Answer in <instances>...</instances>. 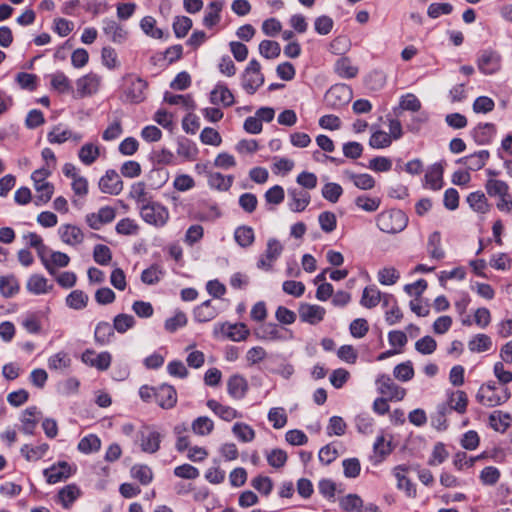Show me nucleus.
<instances>
[{"mask_svg":"<svg viewBox=\"0 0 512 512\" xmlns=\"http://www.w3.org/2000/svg\"><path fill=\"white\" fill-rule=\"evenodd\" d=\"M511 397L509 389L498 387L495 382H487L480 386L476 393V400L483 406L496 407L506 403Z\"/></svg>","mask_w":512,"mask_h":512,"instance_id":"nucleus-1","label":"nucleus"},{"mask_svg":"<svg viewBox=\"0 0 512 512\" xmlns=\"http://www.w3.org/2000/svg\"><path fill=\"white\" fill-rule=\"evenodd\" d=\"M376 223L381 231L394 234L405 229L408 218L402 210L391 209L378 214Z\"/></svg>","mask_w":512,"mask_h":512,"instance_id":"nucleus-2","label":"nucleus"},{"mask_svg":"<svg viewBox=\"0 0 512 512\" xmlns=\"http://www.w3.org/2000/svg\"><path fill=\"white\" fill-rule=\"evenodd\" d=\"M264 83L261 65L256 59L250 60L241 75V86L250 95H253Z\"/></svg>","mask_w":512,"mask_h":512,"instance_id":"nucleus-3","label":"nucleus"},{"mask_svg":"<svg viewBox=\"0 0 512 512\" xmlns=\"http://www.w3.org/2000/svg\"><path fill=\"white\" fill-rule=\"evenodd\" d=\"M476 63L482 74L493 75L502 68V56L498 51L486 48L479 51Z\"/></svg>","mask_w":512,"mask_h":512,"instance_id":"nucleus-4","label":"nucleus"},{"mask_svg":"<svg viewBox=\"0 0 512 512\" xmlns=\"http://www.w3.org/2000/svg\"><path fill=\"white\" fill-rule=\"evenodd\" d=\"M140 215L146 223L156 227L164 226L169 219V212L166 207L154 201H149L140 206Z\"/></svg>","mask_w":512,"mask_h":512,"instance_id":"nucleus-5","label":"nucleus"},{"mask_svg":"<svg viewBox=\"0 0 512 512\" xmlns=\"http://www.w3.org/2000/svg\"><path fill=\"white\" fill-rule=\"evenodd\" d=\"M352 89L346 84H335L325 94L324 101L332 109L347 105L352 99Z\"/></svg>","mask_w":512,"mask_h":512,"instance_id":"nucleus-6","label":"nucleus"},{"mask_svg":"<svg viewBox=\"0 0 512 512\" xmlns=\"http://www.w3.org/2000/svg\"><path fill=\"white\" fill-rule=\"evenodd\" d=\"M125 88L124 95L126 101L130 103H141L145 99V90L147 88V82L140 78L136 77L133 74H127L124 77Z\"/></svg>","mask_w":512,"mask_h":512,"instance_id":"nucleus-7","label":"nucleus"},{"mask_svg":"<svg viewBox=\"0 0 512 512\" xmlns=\"http://www.w3.org/2000/svg\"><path fill=\"white\" fill-rule=\"evenodd\" d=\"M376 385L378 392L387 396V399L391 401H401L406 395V390L395 384L387 374L379 375L376 379Z\"/></svg>","mask_w":512,"mask_h":512,"instance_id":"nucleus-8","label":"nucleus"},{"mask_svg":"<svg viewBox=\"0 0 512 512\" xmlns=\"http://www.w3.org/2000/svg\"><path fill=\"white\" fill-rule=\"evenodd\" d=\"M161 440L162 435L150 427H143L137 432V442L145 453H156L160 449Z\"/></svg>","mask_w":512,"mask_h":512,"instance_id":"nucleus-9","label":"nucleus"},{"mask_svg":"<svg viewBox=\"0 0 512 512\" xmlns=\"http://www.w3.org/2000/svg\"><path fill=\"white\" fill-rule=\"evenodd\" d=\"M283 251L282 244L275 238L267 241L265 253L257 261V268L265 271L272 269L273 263L280 257Z\"/></svg>","mask_w":512,"mask_h":512,"instance_id":"nucleus-10","label":"nucleus"},{"mask_svg":"<svg viewBox=\"0 0 512 512\" xmlns=\"http://www.w3.org/2000/svg\"><path fill=\"white\" fill-rule=\"evenodd\" d=\"M101 77L95 73H88L76 81V97L84 98L95 94L100 86Z\"/></svg>","mask_w":512,"mask_h":512,"instance_id":"nucleus-11","label":"nucleus"},{"mask_svg":"<svg viewBox=\"0 0 512 512\" xmlns=\"http://www.w3.org/2000/svg\"><path fill=\"white\" fill-rule=\"evenodd\" d=\"M81 360L86 365L96 367L98 370L105 371L111 365L112 356L109 352L104 351L96 355L92 349H86L81 356Z\"/></svg>","mask_w":512,"mask_h":512,"instance_id":"nucleus-12","label":"nucleus"},{"mask_svg":"<svg viewBox=\"0 0 512 512\" xmlns=\"http://www.w3.org/2000/svg\"><path fill=\"white\" fill-rule=\"evenodd\" d=\"M298 313L302 322L316 325L324 319L326 310L319 305L302 303L299 306Z\"/></svg>","mask_w":512,"mask_h":512,"instance_id":"nucleus-13","label":"nucleus"},{"mask_svg":"<svg viewBox=\"0 0 512 512\" xmlns=\"http://www.w3.org/2000/svg\"><path fill=\"white\" fill-rule=\"evenodd\" d=\"M155 402L164 409H170L177 402V393L173 386L162 384L153 392Z\"/></svg>","mask_w":512,"mask_h":512,"instance_id":"nucleus-14","label":"nucleus"},{"mask_svg":"<svg viewBox=\"0 0 512 512\" xmlns=\"http://www.w3.org/2000/svg\"><path fill=\"white\" fill-rule=\"evenodd\" d=\"M43 473L48 483L55 484L69 478L72 474V469L67 462L60 461L45 469Z\"/></svg>","mask_w":512,"mask_h":512,"instance_id":"nucleus-15","label":"nucleus"},{"mask_svg":"<svg viewBox=\"0 0 512 512\" xmlns=\"http://www.w3.org/2000/svg\"><path fill=\"white\" fill-rule=\"evenodd\" d=\"M99 187L104 193L117 195L122 191L123 183L116 171L108 170L106 174L100 179Z\"/></svg>","mask_w":512,"mask_h":512,"instance_id":"nucleus-16","label":"nucleus"},{"mask_svg":"<svg viewBox=\"0 0 512 512\" xmlns=\"http://www.w3.org/2000/svg\"><path fill=\"white\" fill-rule=\"evenodd\" d=\"M103 32L109 39L117 44H121L126 41L128 32L124 27L118 24L115 20L104 19L103 20Z\"/></svg>","mask_w":512,"mask_h":512,"instance_id":"nucleus-17","label":"nucleus"},{"mask_svg":"<svg viewBox=\"0 0 512 512\" xmlns=\"http://www.w3.org/2000/svg\"><path fill=\"white\" fill-rule=\"evenodd\" d=\"M343 177L361 190H371L375 186L374 178L367 173H360L346 169L343 171Z\"/></svg>","mask_w":512,"mask_h":512,"instance_id":"nucleus-18","label":"nucleus"},{"mask_svg":"<svg viewBox=\"0 0 512 512\" xmlns=\"http://www.w3.org/2000/svg\"><path fill=\"white\" fill-rule=\"evenodd\" d=\"M58 233L61 240L68 245H78L83 242L84 234L81 229L75 225L64 224L59 227Z\"/></svg>","mask_w":512,"mask_h":512,"instance_id":"nucleus-19","label":"nucleus"},{"mask_svg":"<svg viewBox=\"0 0 512 512\" xmlns=\"http://www.w3.org/2000/svg\"><path fill=\"white\" fill-rule=\"evenodd\" d=\"M220 330L229 339L235 342L244 341L250 334L249 329L244 323H223Z\"/></svg>","mask_w":512,"mask_h":512,"instance_id":"nucleus-20","label":"nucleus"},{"mask_svg":"<svg viewBox=\"0 0 512 512\" xmlns=\"http://www.w3.org/2000/svg\"><path fill=\"white\" fill-rule=\"evenodd\" d=\"M248 390L247 380L240 374L232 375L227 381L228 394L234 399H242Z\"/></svg>","mask_w":512,"mask_h":512,"instance_id":"nucleus-21","label":"nucleus"},{"mask_svg":"<svg viewBox=\"0 0 512 512\" xmlns=\"http://www.w3.org/2000/svg\"><path fill=\"white\" fill-rule=\"evenodd\" d=\"M443 171L441 163H434L425 174V186L432 190H439L443 186Z\"/></svg>","mask_w":512,"mask_h":512,"instance_id":"nucleus-22","label":"nucleus"},{"mask_svg":"<svg viewBox=\"0 0 512 512\" xmlns=\"http://www.w3.org/2000/svg\"><path fill=\"white\" fill-rule=\"evenodd\" d=\"M446 404L451 408V412L455 411L458 414H464L468 406V396L463 390L451 391L448 393Z\"/></svg>","mask_w":512,"mask_h":512,"instance_id":"nucleus-23","label":"nucleus"},{"mask_svg":"<svg viewBox=\"0 0 512 512\" xmlns=\"http://www.w3.org/2000/svg\"><path fill=\"white\" fill-rule=\"evenodd\" d=\"M255 336L260 340H284L285 337L281 332V329L275 323H264L255 330Z\"/></svg>","mask_w":512,"mask_h":512,"instance_id":"nucleus-24","label":"nucleus"},{"mask_svg":"<svg viewBox=\"0 0 512 512\" xmlns=\"http://www.w3.org/2000/svg\"><path fill=\"white\" fill-rule=\"evenodd\" d=\"M210 100L213 104H223L229 107L234 104V96L225 84L218 83L211 91Z\"/></svg>","mask_w":512,"mask_h":512,"instance_id":"nucleus-25","label":"nucleus"},{"mask_svg":"<svg viewBox=\"0 0 512 512\" xmlns=\"http://www.w3.org/2000/svg\"><path fill=\"white\" fill-rule=\"evenodd\" d=\"M207 407L212 410L218 417H220L222 420L230 422L233 419L241 417V414L237 412L236 409L222 405L218 401L214 399H210L207 401Z\"/></svg>","mask_w":512,"mask_h":512,"instance_id":"nucleus-26","label":"nucleus"},{"mask_svg":"<svg viewBox=\"0 0 512 512\" xmlns=\"http://www.w3.org/2000/svg\"><path fill=\"white\" fill-rule=\"evenodd\" d=\"M511 415L500 410H495L489 415L490 427L500 433H505L511 426Z\"/></svg>","mask_w":512,"mask_h":512,"instance_id":"nucleus-27","label":"nucleus"},{"mask_svg":"<svg viewBox=\"0 0 512 512\" xmlns=\"http://www.w3.org/2000/svg\"><path fill=\"white\" fill-rule=\"evenodd\" d=\"M334 72L343 79H351L357 76L358 68L352 64L348 57H341L334 64Z\"/></svg>","mask_w":512,"mask_h":512,"instance_id":"nucleus-28","label":"nucleus"},{"mask_svg":"<svg viewBox=\"0 0 512 512\" xmlns=\"http://www.w3.org/2000/svg\"><path fill=\"white\" fill-rule=\"evenodd\" d=\"M224 7V1L216 0L209 3L207 12L203 17V25L212 28L217 25L221 19L220 12Z\"/></svg>","mask_w":512,"mask_h":512,"instance_id":"nucleus-29","label":"nucleus"},{"mask_svg":"<svg viewBox=\"0 0 512 512\" xmlns=\"http://www.w3.org/2000/svg\"><path fill=\"white\" fill-rule=\"evenodd\" d=\"M39 414L40 412L35 406L28 407L23 411L21 417L23 433L27 435H32L34 433V430L38 423L37 415Z\"/></svg>","mask_w":512,"mask_h":512,"instance_id":"nucleus-30","label":"nucleus"},{"mask_svg":"<svg viewBox=\"0 0 512 512\" xmlns=\"http://www.w3.org/2000/svg\"><path fill=\"white\" fill-rule=\"evenodd\" d=\"M289 196L291 197V202L289 203V207L293 212H301L303 211L310 202V195L308 192L303 190L293 189L289 191Z\"/></svg>","mask_w":512,"mask_h":512,"instance_id":"nucleus-31","label":"nucleus"},{"mask_svg":"<svg viewBox=\"0 0 512 512\" xmlns=\"http://www.w3.org/2000/svg\"><path fill=\"white\" fill-rule=\"evenodd\" d=\"M194 319L203 323L214 319L217 316V310L212 306L211 300H206L194 309Z\"/></svg>","mask_w":512,"mask_h":512,"instance_id":"nucleus-32","label":"nucleus"},{"mask_svg":"<svg viewBox=\"0 0 512 512\" xmlns=\"http://www.w3.org/2000/svg\"><path fill=\"white\" fill-rule=\"evenodd\" d=\"M449 414H451V408H448V404H438L435 413L431 416L432 426L439 431L446 430L448 427L447 416Z\"/></svg>","mask_w":512,"mask_h":512,"instance_id":"nucleus-33","label":"nucleus"},{"mask_svg":"<svg viewBox=\"0 0 512 512\" xmlns=\"http://www.w3.org/2000/svg\"><path fill=\"white\" fill-rule=\"evenodd\" d=\"M496 132L495 125L492 123H481L472 131L474 140L480 144L488 143Z\"/></svg>","mask_w":512,"mask_h":512,"instance_id":"nucleus-34","label":"nucleus"},{"mask_svg":"<svg viewBox=\"0 0 512 512\" xmlns=\"http://www.w3.org/2000/svg\"><path fill=\"white\" fill-rule=\"evenodd\" d=\"M72 359L67 352L60 351L48 358V368L55 371H65L70 368Z\"/></svg>","mask_w":512,"mask_h":512,"instance_id":"nucleus-35","label":"nucleus"},{"mask_svg":"<svg viewBox=\"0 0 512 512\" xmlns=\"http://www.w3.org/2000/svg\"><path fill=\"white\" fill-rule=\"evenodd\" d=\"M208 177V184L211 188L217 189L220 191H226L228 190L233 182V177L228 175L225 176L221 174L220 172H214L210 171L207 175Z\"/></svg>","mask_w":512,"mask_h":512,"instance_id":"nucleus-36","label":"nucleus"},{"mask_svg":"<svg viewBox=\"0 0 512 512\" xmlns=\"http://www.w3.org/2000/svg\"><path fill=\"white\" fill-rule=\"evenodd\" d=\"M382 299V293L377 289L376 286H367L363 290V294L360 300L362 306L371 309L376 307Z\"/></svg>","mask_w":512,"mask_h":512,"instance_id":"nucleus-37","label":"nucleus"},{"mask_svg":"<svg viewBox=\"0 0 512 512\" xmlns=\"http://www.w3.org/2000/svg\"><path fill=\"white\" fill-rule=\"evenodd\" d=\"M114 327L106 321H101L96 325L94 331L95 342L99 345H106L114 336Z\"/></svg>","mask_w":512,"mask_h":512,"instance_id":"nucleus-38","label":"nucleus"},{"mask_svg":"<svg viewBox=\"0 0 512 512\" xmlns=\"http://www.w3.org/2000/svg\"><path fill=\"white\" fill-rule=\"evenodd\" d=\"M48 449L49 445L47 443H42L37 446L25 444L21 447L20 452L27 461H37L45 456Z\"/></svg>","mask_w":512,"mask_h":512,"instance_id":"nucleus-39","label":"nucleus"},{"mask_svg":"<svg viewBox=\"0 0 512 512\" xmlns=\"http://www.w3.org/2000/svg\"><path fill=\"white\" fill-rule=\"evenodd\" d=\"M81 491L75 484H69L63 487L59 493L58 498L64 508H70L74 501L80 496Z\"/></svg>","mask_w":512,"mask_h":512,"instance_id":"nucleus-40","label":"nucleus"},{"mask_svg":"<svg viewBox=\"0 0 512 512\" xmlns=\"http://www.w3.org/2000/svg\"><path fill=\"white\" fill-rule=\"evenodd\" d=\"M19 282L13 275L0 276V294L5 298H10L18 293Z\"/></svg>","mask_w":512,"mask_h":512,"instance_id":"nucleus-41","label":"nucleus"},{"mask_svg":"<svg viewBox=\"0 0 512 512\" xmlns=\"http://www.w3.org/2000/svg\"><path fill=\"white\" fill-rule=\"evenodd\" d=\"M65 301L69 308L74 310H82L86 308L89 297L82 290H73L70 294L67 295Z\"/></svg>","mask_w":512,"mask_h":512,"instance_id":"nucleus-42","label":"nucleus"},{"mask_svg":"<svg viewBox=\"0 0 512 512\" xmlns=\"http://www.w3.org/2000/svg\"><path fill=\"white\" fill-rule=\"evenodd\" d=\"M52 286H48V281L44 276L34 274L27 281V289L29 292L40 295L49 291Z\"/></svg>","mask_w":512,"mask_h":512,"instance_id":"nucleus-43","label":"nucleus"},{"mask_svg":"<svg viewBox=\"0 0 512 512\" xmlns=\"http://www.w3.org/2000/svg\"><path fill=\"white\" fill-rule=\"evenodd\" d=\"M427 250L430 254V257L435 260H441L444 258L445 253L441 248V234L438 231L430 234L427 243Z\"/></svg>","mask_w":512,"mask_h":512,"instance_id":"nucleus-44","label":"nucleus"},{"mask_svg":"<svg viewBox=\"0 0 512 512\" xmlns=\"http://www.w3.org/2000/svg\"><path fill=\"white\" fill-rule=\"evenodd\" d=\"M492 347V340L486 334H477L469 342L468 348L471 352L481 353Z\"/></svg>","mask_w":512,"mask_h":512,"instance_id":"nucleus-45","label":"nucleus"},{"mask_svg":"<svg viewBox=\"0 0 512 512\" xmlns=\"http://www.w3.org/2000/svg\"><path fill=\"white\" fill-rule=\"evenodd\" d=\"M467 202L470 207L478 213H487L489 211V204L487 199L482 192H472L467 197Z\"/></svg>","mask_w":512,"mask_h":512,"instance_id":"nucleus-46","label":"nucleus"},{"mask_svg":"<svg viewBox=\"0 0 512 512\" xmlns=\"http://www.w3.org/2000/svg\"><path fill=\"white\" fill-rule=\"evenodd\" d=\"M191 429L196 435L206 436L213 431L214 422L207 416H200L192 422Z\"/></svg>","mask_w":512,"mask_h":512,"instance_id":"nucleus-47","label":"nucleus"},{"mask_svg":"<svg viewBox=\"0 0 512 512\" xmlns=\"http://www.w3.org/2000/svg\"><path fill=\"white\" fill-rule=\"evenodd\" d=\"M234 238L238 245L247 248L254 242V231L249 226H240L235 230Z\"/></svg>","mask_w":512,"mask_h":512,"instance_id":"nucleus-48","label":"nucleus"},{"mask_svg":"<svg viewBox=\"0 0 512 512\" xmlns=\"http://www.w3.org/2000/svg\"><path fill=\"white\" fill-rule=\"evenodd\" d=\"M164 101L170 105H183L187 110H194L196 108L195 102L191 95H178L166 92L164 94Z\"/></svg>","mask_w":512,"mask_h":512,"instance_id":"nucleus-49","label":"nucleus"},{"mask_svg":"<svg viewBox=\"0 0 512 512\" xmlns=\"http://www.w3.org/2000/svg\"><path fill=\"white\" fill-rule=\"evenodd\" d=\"M259 53L266 59H275L281 53L280 44L272 40H263L259 44Z\"/></svg>","mask_w":512,"mask_h":512,"instance_id":"nucleus-50","label":"nucleus"},{"mask_svg":"<svg viewBox=\"0 0 512 512\" xmlns=\"http://www.w3.org/2000/svg\"><path fill=\"white\" fill-rule=\"evenodd\" d=\"M135 318L129 314H118L113 319V327L118 333H125L135 326Z\"/></svg>","mask_w":512,"mask_h":512,"instance_id":"nucleus-51","label":"nucleus"},{"mask_svg":"<svg viewBox=\"0 0 512 512\" xmlns=\"http://www.w3.org/2000/svg\"><path fill=\"white\" fill-rule=\"evenodd\" d=\"M233 434L242 442H251L255 438V431L245 423L237 422L232 427Z\"/></svg>","mask_w":512,"mask_h":512,"instance_id":"nucleus-52","label":"nucleus"},{"mask_svg":"<svg viewBox=\"0 0 512 512\" xmlns=\"http://www.w3.org/2000/svg\"><path fill=\"white\" fill-rule=\"evenodd\" d=\"M101 447V440L94 434H90L82 438L78 443L79 451L83 453L96 452Z\"/></svg>","mask_w":512,"mask_h":512,"instance_id":"nucleus-53","label":"nucleus"},{"mask_svg":"<svg viewBox=\"0 0 512 512\" xmlns=\"http://www.w3.org/2000/svg\"><path fill=\"white\" fill-rule=\"evenodd\" d=\"M393 375L396 379L407 382L414 377V368L411 361L400 363L394 367Z\"/></svg>","mask_w":512,"mask_h":512,"instance_id":"nucleus-54","label":"nucleus"},{"mask_svg":"<svg viewBox=\"0 0 512 512\" xmlns=\"http://www.w3.org/2000/svg\"><path fill=\"white\" fill-rule=\"evenodd\" d=\"M155 25L156 20L152 16H145L140 22V27L146 35L155 39H161L163 31L155 27Z\"/></svg>","mask_w":512,"mask_h":512,"instance_id":"nucleus-55","label":"nucleus"},{"mask_svg":"<svg viewBox=\"0 0 512 512\" xmlns=\"http://www.w3.org/2000/svg\"><path fill=\"white\" fill-rule=\"evenodd\" d=\"M342 194V187L334 182H328L322 188L323 198L331 203H336Z\"/></svg>","mask_w":512,"mask_h":512,"instance_id":"nucleus-56","label":"nucleus"},{"mask_svg":"<svg viewBox=\"0 0 512 512\" xmlns=\"http://www.w3.org/2000/svg\"><path fill=\"white\" fill-rule=\"evenodd\" d=\"M51 86L59 93H66L72 89L68 77L63 72H56L51 76Z\"/></svg>","mask_w":512,"mask_h":512,"instance_id":"nucleus-57","label":"nucleus"},{"mask_svg":"<svg viewBox=\"0 0 512 512\" xmlns=\"http://www.w3.org/2000/svg\"><path fill=\"white\" fill-rule=\"evenodd\" d=\"M192 28V20L187 16L176 17L173 22V30L177 38H183Z\"/></svg>","mask_w":512,"mask_h":512,"instance_id":"nucleus-58","label":"nucleus"},{"mask_svg":"<svg viewBox=\"0 0 512 512\" xmlns=\"http://www.w3.org/2000/svg\"><path fill=\"white\" fill-rule=\"evenodd\" d=\"M486 191L491 197L505 196L508 192V185L504 181L490 179L485 185Z\"/></svg>","mask_w":512,"mask_h":512,"instance_id":"nucleus-59","label":"nucleus"},{"mask_svg":"<svg viewBox=\"0 0 512 512\" xmlns=\"http://www.w3.org/2000/svg\"><path fill=\"white\" fill-rule=\"evenodd\" d=\"M93 258L99 265H108L112 259V252L108 246L97 244L93 250Z\"/></svg>","mask_w":512,"mask_h":512,"instance_id":"nucleus-60","label":"nucleus"},{"mask_svg":"<svg viewBox=\"0 0 512 512\" xmlns=\"http://www.w3.org/2000/svg\"><path fill=\"white\" fill-rule=\"evenodd\" d=\"M132 476L139 480L143 485H147L152 481V470L146 465H135L131 469Z\"/></svg>","mask_w":512,"mask_h":512,"instance_id":"nucleus-61","label":"nucleus"},{"mask_svg":"<svg viewBox=\"0 0 512 512\" xmlns=\"http://www.w3.org/2000/svg\"><path fill=\"white\" fill-rule=\"evenodd\" d=\"M251 485L259 493L265 496L269 495L273 489V482L268 476L259 475L255 477L252 479Z\"/></svg>","mask_w":512,"mask_h":512,"instance_id":"nucleus-62","label":"nucleus"},{"mask_svg":"<svg viewBox=\"0 0 512 512\" xmlns=\"http://www.w3.org/2000/svg\"><path fill=\"white\" fill-rule=\"evenodd\" d=\"M399 278V272L394 267H384L378 272V281L382 285H393Z\"/></svg>","mask_w":512,"mask_h":512,"instance_id":"nucleus-63","label":"nucleus"},{"mask_svg":"<svg viewBox=\"0 0 512 512\" xmlns=\"http://www.w3.org/2000/svg\"><path fill=\"white\" fill-rule=\"evenodd\" d=\"M162 275V270L157 265H152L142 272L141 281L148 285H154L160 281Z\"/></svg>","mask_w":512,"mask_h":512,"instance_id":"nucleus-64","label":"nucleus"}]
</instances>
